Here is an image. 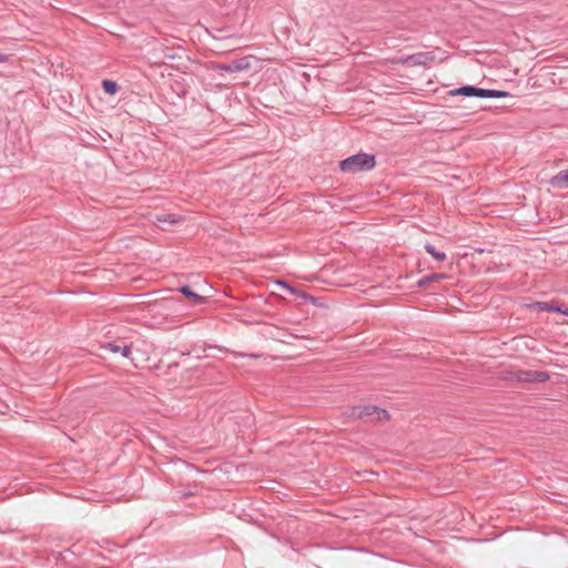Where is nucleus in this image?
<instances>
[{
    "mask_svg": "<svg viewBox=\"0 0 568 568\" xmlns=\"http://www.w3.org/2000/svg\"><path fill=\"white\" fill-rule=\"evenodd\" d=\"M375 156L367 153H358L339 163L341 171L345 173H358L371 171L375 168Z\"/></svg>",
    "mask_w": 568,
    "mask_h": 568,
    "instance_id": "nucleus-1",
    "label": "nucleus"
},
{
    "mask_svg": "<svg viewBox=\"0 0 568 568\" xmlns=\"http://www.w3.org/2000/svg\"><path fill=\"white\" fill-rule=\"evenodd\" d=\"M453 97H477V98H511L509 92L503 90L481 89L473 85H465L449 91Z\"/></svg>",
    "mask_w": 568,
    "mask_h": 568,
    "instance_id": "nucleus-2",
    "label": "nucleus"
},
{
    "mask_svg": "<svg viewBox=\"0 0 568 568\" xmlns=\"http://www.w3.org/2000/svg\"><path fill=\"white\" fill-rule=\"evenodd\" d=\"M352 416L358 419H367L371 422H387L390 416L387 410L375 405H359L352 409Z\"/></svg>",
    "mask_w": 568,
    "mask_h": 568,
    "instance_id": "nucleus-3",
    "label": "nucleus"
},
{
    "mask_svg": "<svg viewBox=\"0 0 568 568\" xmlns=\"http://www.w3.org/2000/svg\"><path fill=\"white\" fill-rule=\"evenodd\" d=\"M511 378L518 383H546L549 381L550 375L544 371L519 369L513 373Z\"/></svg>",
    "mask_w": 568,
    "mask_h": 568,
    "instance_id": "nucleus-4",
    "label": "nucleus"
},
{
    "mask_svg": "<svg viewBox=\"0 0 568 568\" xmlns=\"http://www.w3.org/2000/svg\"><path fill=\"white\" fill-rule=\"evenodd\" d=\"M254 57H243L236 60H233L229 63H223L219 65L220 70L226 71V72H240L247 70L251 67V60H253Z\"/></svg>",
    "mask_w": 568,
    "mask_h": 568,
    "instance_id": "nucleus-5",
    "label": "nucleus"
},
{
    "mask_svg": "<svg viewBox=\"0 0 568 568\" xmlns=\"http://www.w3.org/2000/svg\"><path fill=\"white\" fill-rule=\"evenodd\" d=\"M549 184L555 189H568V170L560 171L552 176Z\"/></svg>",
    "mask_w": 568,
    "mask_h": 568,
    "instance_id": "nucleus-6",
    "label": "nucleus"
},
{
    "mask_svg": "<svg viewBox=\"0 0 568 568\" xmlns=\"http://www.w3.org/2000/svg\"><path fill=\"white\" fill-rule=\"evenodd\" d=\"M102 348L105 351H109L111 353H118L121 352L123 357H129L131 355V347L125 345L123 347H120L113 343H106L102 345Z\"/></svg>",
    "mask_w": 568,
    "mask_h": 568,
    "instance_id": "nucleus-7",
    "label": "nucleus"
},
{
    "mask_svg": "<svg viewBox=\"0 0 568 568\" xmlns=\"http://www.w3.org/2000/svg\"><path fill=\"white\" fill-rule=\"evenodd\" d=\"M276 285L282 286L283 288H285L286 291L291 292L292 294H294L295 296H297L300 298L310 301L312 303L315 302V300L312 296L307 295L305 292L297 291L296 288L290 286L288 284H286L284 282L278 281V282H276Z\"/></svg>",
    "mask_w": 568,
    "mask_h": 568,
    "instance_id": "nucleus-8",
    "label": "nucleus"
},
{
    "mask_svg": "<svg viewBox=\"0 0 568 568\" xmlns=\"http://www.w3.org/2000/svg\"><path fill=\"white\" fill-rule=\"evenodd\" d=\"M180 291L184 296L190 298L194 304H201L204 301V298L201 295L194 293L189 286H182Z\"/></svg>",
    "mask_w": 568,
    "mask_h": 568,
    "instance_id": "nucleus-9",
    "label": "nucleus"
},
{
    "mask_svg": "<svg viewBox=\"0 0 568 568\" xmlns=\"http://www.w3.org/2000/svg\"><path fill=\"white\" fill-rule=\"evenodd\" d=\"M102 88L105 93L111 94V95L115 94L119 89L118 83L112 80H103Z\"/></svg>",
    "mask_w": 568,
    "mask_h": 568,
    "instance_id": "nucleus-10",
    "label": "nucleus"
},
{
    "mask_svg": "<svg viewBox=\"0 0 568 568\" xmlns=\"http://www.w3.org/2000/svg\"><path fill=\"white\" fill-rule=\"evenodd\" d=\"M425 250L429 253L435 260L443 262L446 260V254L444 252H438L432 244H426Z\"/></svg>",
    "mask_w": 568,
    "mask_h": 568,
    "instance_id": "nucleus-11",
    "label": "nucleus"
},
{
    "mask_svg": "<svg viewBox=\"0 0 568 568\" xmlns=\"http://www.w3.org/2000/svg\"><path fill=\"white\" fill-rule=\"evenodd\" d=\"M536 308L539 311H555L568 315V310L561 311L560 308L554 307L547 303H537Z\"/></svg>",
    "mask_w": 568,
    "mask_h": 568,
    "instance_id": "nucleus-12",
    "label": "nucleus"
},
{
    "mask_svg": "<svg viewBox=\"0 0 568 568\" xmlns=\"http://www.w3.org/2000/svg\"><path fill=\"white\" fill-rule=\"evenodd\" d=\"M156 220H158L159 222L178 223V222H180L182 219H181V217H178V216H175V215L168 214V215H159V216H156Z\"/></svg>",
    "mask_w": 568,
    "mask_h": 568,
    "instance_id": "nucleus-13",
    "label": "nucleus"
},
{
    "mask_svg": "<svg viewBox=\"0 0 568 568\" xmlns=\"http://www.w3.org/2000/svg\"><path fill=\"white\" fill-rule=\"evenodd\" d=\"M448 276L446 274H432L429 276H426L427 281L435 282L439 280L447 278Z\"/></svg>",
    "mask_w": 568,
    "mask_h": 568,
    "instance_id": "nucleus-14",
    "label": "nucleus"
},
{
    "mask_svg": "<svg viewBox=\"0 0 568 568\" xmlns=\"http://www.w3.org/2000/svg\"><path fill=\"white\" fill-rule=\"evenodd\" d=\"M430 281H427L426 277L419 281V285H425L426 283H429Z\"/></svg>",
    "mask_w": 568,
    "mask_h": 568,
    "instance_id": "nucleus-15",
    "label": "nucleus"
}]
</instances>
